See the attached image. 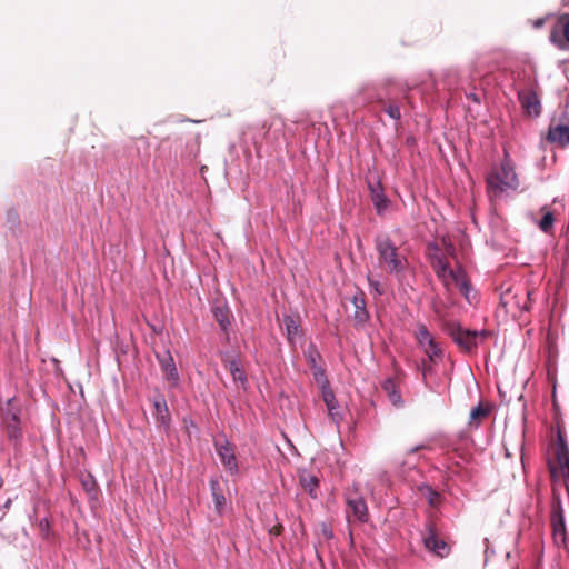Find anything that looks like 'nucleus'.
Here are the masks:
<instances>
[{"label":"nucleus","instance_id":"1","mask_svg":"<svg viewBox=\"0 0 569 569\" xmlns=\"http://www.w3.org/2000/svg\"><path fill=\"white\" fill-rule=\"evenodd\" d=\"M487 187L489 196L496 199H500L518 189L519 180L508 152H505L499 170L488 174Z\"/></svg>","mask_w":569,"mask_h":569},{"label":"nucleus","instance_id":"2","mask_svg":"<svg viewBox=\"0 0 569 569\" xmlns=\"http://www.w3.org/2000/svg\"><path fill=\"white\" fill-rule=\"evenodd\" d=\"M375 249L378 252L379 261L386 266L390 274L399 276L406 270L408 260L398 252L389 236H377Z\"/></svg>","mask_w":569,"mask_h":569},{"label":"nucleus","instance_id":"3","mask_svg":"<svg viewBox=\"0 0 569 569\" xmlns=\"http://www.w3.org/2000/svg\"><path fill=\"white\" fill-rule=\"evenodd\" d=\"M446 331L453 342L465 352H473L480 342L489 337L487 330H469L457 321H448Z\"/></svg>","mask_w":569,"mask_h":569},{"label":"nucleus","instance_id":"4","mask_svg":"<svg viewBox=\"0 0 569 569\" xmlns=\"http://www.w3.org/2000/svg\"><path fill=\"white\" fill-rule=\"evenodd\" d=\"M343 499L347 505L346 517L348 521H358L366 523L369 520V511L363 496L359 492L358 487L353 485L348 488L343 493Z\"/></svg>","mask_w":569,"mask_h":569},{"label":"nucleus","instance_id":"5","mask_svg":"<svg viewBox=\"0 0 569 569\" xmlns=\"http://www.w3.org/2000/svg\"><path fill=\"white\" fill-rule=\"evenodd\" d=\"M531 292L527 289H507L500 295V302L507 311H528L531 307Z\"/></svg>","mask_w":569,"mask_h":569},{"label":"nucleus","instance_id":"6","mask_svg":"<svg viewBox=\"0 0 569 569\" xmlns=\"http://www.w3.org/2000/svg\"><path fill=\"white\" fill-rule=\"evenodd\" d=\"M415 337L418 345L423 349L425 353L431 362H438L442 360L443 351L426 325H418Z\"/></svg>","mask_w":569,"mask_h":569},{"label":"nucleus","instance_id":"7","mask_svg":"<svg viewBox=\"0 0 569 569\" xmlns=\"http://www.w3.org/2000/svg\"><path fill=\"white\" fill-rule=\"evenodd\" d=\"M551 527H552V538L553 542L557 547H566L567 542V531L565 523L563 510L559 506L553 508L551 511Z\"/></svg>","mask_w":569,"mask_h":569},{"label":"nucleus","instance_id":"8","mask_svg":"<svg viewBox=\"0 0 569 569\" xmlns=\"http://www.w3.org/2000/svg\"><path fill=\"white\" fill-rule=\"evenodd\" d=\"M423 536L425 547L439 557H446L449 553L448 545L438 537L437 529L433 523H428Z\"/></svg>","mask_w":569,"mask_h":569},{"label":"nucleus","instance_id":"9","mask_svg":"<svg viewBox=\"0 0 569 569\" xmlns=\"http://www.w3.org/2000/svg\"><path fill=\"white\" fill-rule=\"evenodd\" d=\"M518 99L522 109L531 117H539L542 111L541 101L538 93L532 89L518 91Z\"/></svg>","mask_w":569,"mask_h":569},{"label":"nucleus","instance_id":"10","mask_svg":"<svg viewBox=\"0 0 569 569\" xmlns=\"http://www.w3.org/2000/svg\"><path fill=\"white\" fill-rule=\"evenodd\" d=\"M368 188L376 212L381 216L389 206V200L385 194L381 181L379 179L376 181L368 180Z\"/></svg>","mask_w":569,"mask_h":569},{"label":"nucleus","instance_id":"11","mask_svg":"<svg viewBox=\"0 0 569 569\" xmlns=\"http://www.w3.org/2000/svg\"><path fill=\"white\" fill-rule=\"evenodd\" d=\"M556 458L562 470V475L566 479L567 487L569 489V447L561 432H558L557 436Z\"/></svg>","mask_w":569,"mask_h":569},{"label":"nucleus","instance_id":"12","mask_svg":"<svg viewBox=\"0 0 569 569\" xmlns=\"http://www.w3.org/2000/svg\"><path fill=\"white\" fill-rule=\"evenodd\" d=\"M217 452L223 463L224 468L231 473L237 475L239 472V467L237 463V458L234 455V450L230 442L226 440L223 443H216Z\"/></svg>","mask_w":569,"mask_h":569},{"label":"nucleus","instance_id":"13","mask_svg":"<svg viewBox=\"0 0 569 569\" xmlns=\"http://www.w3.org/2000/svg\"><path fill=\"white\" fill-rule=\"evenodd\" d=\"M546 139L552 144L559 147L569 146V126L568 124H550Z\"/></svg>","mask_w":569,"mask_h":569},{"label":"nucleus","instance_id":"14","mask_svg":"<svg viewBox=\"0 0 569 569\" xmlns=\"http://www.w3.org/2000/svg\"><path fill=\"white\" fill-rule=\"evenodd\" d=\"M321 396L331 420L336 423L337 427H339L340 422L343 420V411L337 401L332 389L326 390L321 393Z\"/></svg>","mask_w":569,"mask_h":569},{"label":"nucleus","instance_id":"15","mask_svg":"<svg viewBox=\"0 0 569 569\" xmlns=\"http://www.w3.org/2000/svg\"><path fill=\"white\" fill-rule=\"evenodd\" d=\"M355 307L353 319L358 325H365L369 321L370 315L366 307L365 293L359 290L351 299Z\"/></svg>","mask_w":569,"mask_h":569},{"label":"nucleus","instance_id":"16","mask_svg":"<svg viewBox=\"0 0 569 569\" xmlns=\"http://www.w3.org/2000/svg\"><path fill=\"white\" fill-rule=\"evenodd\" d=\"M153 407L156 410L157 421L166 431L169 430L171 418L167 401L162 395H158L153 398Z\"/></svg>","mask_w":569,"mask_h":569},{"label":"nucleus","instance_id":"17","mask_svg":"<svg viewBox=\"0 0 569 569\" xmlns=\"http://www.w3.org/2000/svg\"><path fill=\"white\" fill-rule=\"evenodd\" d=\"M157 358L161 365L162 371L164 372L167 380L170 381L173 386H176L179 381V373L171 353L167 351L162 357L158 355Z\"/></svg>","mask_w":569,"mask_h":569},{"label":"nucleus","instance_id":"18","mask_svg":"<svg viewBox=\"0 0 569 569\" xmlns=\"http://www.w3.org/2000/svg\"><path fill=\"white\" fill-rule=\"evenodd\" d=\"M2 422H20L21 409L16 403V398L11 397L1 407Z\"/></svg>","mask_w":569,"mask_h":569},{"label":"nucleus","instance_id":"19","mask_svg":"<svg viewBox=\"0 0 569 569\" xmlns=\"http://www.w3.org/2000/svg\"><path fill=\"white\" fill-rule=\"evenodd\" d=\"M299 483L306 491H308L311 498H317L319 487V479L317 476L307 470H302L299 472Z\"/></svg>","mask_w":569,"mask_h":569},{"label":"nucleus","instance_id":"20","mask_svg":"<svg viewBox=\"0 0 569 569\" xmlns=\"http://www.w3.org/2000/svg\"><path fill=\"white\" fill-rule=\"evenodd\" d=\"M382 389L386 391L390 402L396 407H402L403 400L400 389L392 378H388L382 383Z\"/></svg>","mask_w":569,"mask_h":569},{"label":"nucleus","instance_id":"21","mask_svg":"<svg viewBox=\"0 0 569 569\" xmlns=\"http://www.w3.org/2000/svg\"><path fill=\"white\" fill-rule=\"evenodd\" d=\"M209 485L214 503V509L219 515H221L222 511L224 510L227 500L220 488V482L217 478H211Z\"/></svg>","mask_w":569,"mask_h":569},{"label":"nucleus","instance_id":"22","mask_svg":"<svg viewBox=\"0 0 569 569\" xmlns=\"http://www.w3.org/2000/svg\"><path fill=\"white\" fill-rule=\"evenodd\" d=\"M229 370L233 381L238 382L243 389H246L248 379L241 361L238 358L229 361Z\"/></svg>","mask_w":569,"mask_h":569},{"label":"nucleus","instance_id":"23","mask_svg":"<svg viewBox=\"0 0 569 569\" xmlns=\"http://www.w3.org/2000/svg\"><path fill=\"white\" fill-rule=\"evenodd\" d=\"M490 413L488 408H485L481 403L476 406L469 416L468 426L470 429H478L480 426V421L487 418Z\"/></svg>","mask_w":569,"mask_h":569},{"label":"nucleus","instance_id":"24","mask_svg":"<svg viewBox=\"0 0 569 569\" xmlns=\"http://www.w3.org/2000/svg\"><path fill=\"white\" fill-rule=\"evenodd\" d=\"M80 482L83 490L87 492L90 499H97L98 483L96 478L90 473H82L80 476Z\"/></svg>","mask_w":569,"mask_h":569},{"label":"nucleus","instance_id":"25","mask_svg":"<svg viewBox=\"0 0 569 569\" xmlns=\"http://www.w3.org/2000/svg\"><path fill=\"white\" fill-rule=\"evenodd\" d=\"M3 426L9 441L12 442L14 446L20 445L22 440V430L20 427V422H4Z\"/></svg>","mask_w":569,"mask_h":569},{"label":"nucleus","instance_id":"26","mask_svg":"<svg viewBox=\"0 0 569 569\" xmlns=\"http://www.w3.org/2000/svg\"><path fill=\"white\" fill-rule=\"evenodd\" d=\"M431 264L432 268L435 269L437 277L443 280L447 278V274L451 270L448 261L442 256L436 254L432 258Z\"/></svg>","mask_w":569,"mask_h":569},{"label":"nucleus","instance_id":"27","mask_svg":"<svg viewBox=\"0 0 569 569\" xmlns=\"http://www.w3.org/2000/svg\"><path fill=\"white\" fill-rule=\"evenodd\" d=\"M311 373L313 376L315 381L319 385L321 389V393L326 390H330V382L327 378L326 370L320 366H313V368H310Z\"/></svg>","mask_w":569,"mask_h":569},{"label":"nucleus","instance_id":"28","mask_svg":"<svg viewBox=\"0 0 569 569\" xmlns=\"http://www.w3.org/2000/svg\"><path fill=\"white\" fill-rule=\"evenodd\" d=\"M283 322L286 326L287 336L289 340H293L296 337L300 336V325L292 317L286 316Z\"/></svg>","mask_w":569,"mask_h":569},{"label":"nucleus","instance_id":"29","mask_svg":"<svg viewBox=\"0 0 569 569\" xmlns=\"http://www.w3.org/2000/svg\"><path fill=\"white\" fill-rule=\"evenodd\" d=\"M213 315H214V318L218 321L221 330L227 331L228 327L230 326L228 310L224 308H221V307H216L213 309Z\"/></svg>","mask_w":569,"mask_h":569},{"label":"nucleus","instance_id":"30","mask_svg":"<svg viewBox=\"0 0 569 569\" xmlns=\"http://www.w3.org/2000/svg\"><path fill=\"white\" fill-rule=\"evenodd\" d=\"M307 361L309 363V368H313V366H318L321 360V355L315 343H309L307 350L305 351Z\"/></svg>","mask_w":569,"mask_h":569},{"label":"nucleus","instance_id":"31","mask_svg":"<svg viewBox=\"0 0 569 569\" xmlns=\"http://www.w3.org/2000/svg\"><path fill=\"white\" fill-rule=\"evenodd\" d=\"M419 489L427 498L430 506H435L437 503L439 493L435 489H432L429 485H422Z\"/></svg>","mask_w":569,"mask_h":569},{"label":"nucleus","instance_id":"32","mask_svg":"<svg viewBox=\"0 0 569 569\" xmlns=\"http://www.w3.org/2000/svg\"><path fill=\"white\" fill-rule=\"evenodd\" d=\"M553 222H555V217H553L552 212L547 211V212L542 216V218H541V220H540V222H539V227H540V229H541L543 232H548V231L552 228Z\"/></svg>","mask_w":569,"mask_h":569},{"label":"nucleus","instance_id":"33","mask_svg":"<svg viewBox=\"0 0 569 569\" xmlns=\"http://www.w3.org/2000/svg\"><path fill=\"white\" fill-rule=\"evenodd\" d=\"M447 278H450L457 284H459L461 282V280L463 281L466 279V274H465V271L461 268H457V269H452L451 268V270L447 274Z\"/></svg>","mask_w":569,"mask_h":569},{"label":"nucleus","instance_id":"34","mask_svg":"<svg viewBox=\"0 0 569 569\" xmlns=\"http://www.w3.org/2000/svg\"><path fill=\"white\" fill-rule=\"evenodd\" d=\"M369 288L376 295L381 296L383 293V289L378 280L372 279L370 276L367 277Z\"/></svg>","mask_w":569,"mask_h":569},{"label":"nucleus","instance_id":"35","mask_svg":"<svg viewBox=\"0 0 569 569\" xmlns=\"http://www.w3.org/2000/svg\"><path fill=\"white\" fill-rule=\"evenodd\" d=\"M50 529H51V526H50V521L48 518H42L39 520V530L44 538L49 537Z\"/></svg>","mask_w":569,"mask_h":569},{"label":"nucleus","instance_id":"36","mask_svg":"<svg viewBox=\"0 0 569 569\" xmlns=\"http://www.w3.org/2000/svg\"><path fill=\"white\" fill-rule=\"evenodd\" d=\"M560 22L562 23V32L566 40L569 42V14H563L560 18Z\"/></svg>","mask_w":569,"mask_h":569},{"label":"nucleus","instance_id":"37","mask_svg":"<svg viewBox=\"0 0 569 569\" xmlns=\"http://www.w3.org/2000/svg\"><path fill=\"white\" fill-rule=\"evenodd\" d=\"M386 112L388 113V116L395 120H398L400 119V110H399V107L398 106H389L387 109H386Z\"/></svg>","mask_w":569,"mask_h":569},{"label":"nucleus","instance_id":"38","mask_svg":"<svg viewBox=\"0 0 569 569\" xmlns=\"http://www.w3.org/2000/svg\"><path fill=\"white\" fill-rule=\"evenodd\" d=\"M458 286H459L460 291L465 295V297L468 298V292L470 289L468 280L467 279H465L463 281L461 280V282Z\"/></svg>","mask_w":569,"mask_h":569},{"label":"nucleus","instance_id":"39","mask_svg":"<svg viewBox=\"0 0 569 569\" xmlns=\"http://www.w3.org/2000/svg\"><path fill=\"white\" fill-rule=\"evenodd\" d=\"M425 448H426V446H423V445H418V446H416V447H413V448L409 449V450H408V453H415V452H417L418 450H420V449H425Z\"/></svg>","mask_w":569,"mask_h":569},{"label":"nucleus","instance_id":"40","mask_svg":"<svg viewBox=\"0 0 569 569\" xmlns=\"http://www.w3.org/2000/svg\"><path fill=\"white\" fill-rule=\"evenodd\" d=\"M11 503H12V499L11 498H8L4 503L2 505V509L3 510H9L10 507H11Z\"/></svg>","mask_w":569,"mask_h":569},{"label":"nucleus","instance_id":"41","mask_svg":"<svg viewBox=\"0 0 569 569\" xmlns=\"http://www.w3.org/2000/svg\"><path fill=\"white\" fill-rule=\"evenodd\" d=\"M431 371V366L429 365H423V368H422V375L423 377L427 376V373H429Z\"/></svg>","mask_w":569,"mask_h":569},{"label":"nucleus","instance_id":"42","mask_svg":"<svg viewBox=\"0 0 569 569\" xmlns=\"http://www.w3.org/2000/svg\"><path fill=\"white\" fill-rule=\"evenodd\" d=\"M558 37H559V34L556 31L551 32V34H550L551 42L552 43H557V38Z\"/></svg>","mask_w":569,"mask_h":569}]
</instances>
